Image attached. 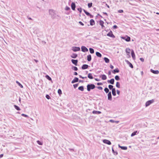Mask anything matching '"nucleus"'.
Listing matches in <instances>:
<instances>
[{"label": "nucleus", "mask_w": 159, "mask_h": 159, "mask_svg": "<svg viewBox=\"0 0 159 159\" xmlns=\"http://www.w3.org/2000/svg\"><path fill=\"white\" fill-rule=\"evenodd\" d=\"M72 68L75 71H77L78 70V68L76 66H73Z\"/></svg>", "instance_id": "4c0bfd02"}, {"label": "nucleus", "mask_w": 159, "mask_h": 159, "mask_svg": "<svg viewBox=\"0 0 159 159\" xmlns=\"http://www.w3.org/2000/svg\"><path fill=\"white\" fill-rule=\"evenodd\" d=\"M110 67L111 69H113L114 68V66L112 65H110Z\"/></svg>", "instance_id": "680f3d73"}, {"label": "nucleus", "mask_w": 159, "mask_h": 159, "mask_svg": "<svg viewBox=\"0 0 159 159\" xmlns=\"http://www.w3.org/2000/svg\"><path fill=\"white\" fill-rule=\"evenodd\" d=\"M131 54L133 59L134 60L135 59V56L134 52L133 50H132V51H131Z\"/></svg>", "instance_id": "dca6fc26"}, {"label": "nucleus", "mask_w": 159, "mask_h": 159, "mask_svg": "<svg viewBox=\"0 0 159 159\" xmlns=\"http://www.w3.org/2000/svg\"><path fill=\"white\" fill-rule=\"evenodd\" d=\"M108 96V100L111 101L112 100V95L111 94V92H109L107 94Z\"/></svg>", "instance_id": "0eeeda50"}, {"label": "nucleus", "mask_w": 159, "mask_h": 159, "mask_svg": "<svg viewBox=\"0 0 159 159\" xmlns=\"http://www.w3.org/2000/svg\"><path fill=\"white\" fill-rule=\"evenodd\" d=\"M16 83L18 84V85L21 88H23L22 85L18 81H16Z\"/></svg>", "instance_id": "58836bf2"}, {"label": "nucleus", "mask_w": 159, "mask_h": 159, "mask_svg": "<svg viewBox=\"0 0 159 159\" xmlns=\"http://www.w3.org/2000/svg\"><path fill=\"white\" fill-rule=\"evenodd\" d=\"M79 84H76L73 85L75 89L78 86Z\"/></svg>", "instance_id": "37998d69"}, {"label": "nucleus", "mask_w": 159, "mask_h": 159, "mask_svg": "<svg viewBox=\"0 0 159 159\" xmlns=\"http://www.w3.org/2000/svg\"><path fill=\"white\" fill-rule=\"evenodd\" d=\"M97 88L98 89H99V90H102V88L101 86H98L97 87Z\"/></svg>", "instance_id": "8fccbe9b"}, {"label": "nucleus", "mask_w": 159, "mask_h": 159, "mask_svg": "<svg viewBox=\"0 0 159 159\" xmlns=\"http://www.w3.org/2000/svg\"><path fill=\"white\" fill-rule=\"evenodd\" d=\"M119 72V70L118 68H116L112 71V73L114 74H115L116 73H118Z\"/></svg>", "instance_id": "a211bd4d"}, {"label": "nucleus", "mask_w": 159, "mask_h": 159, "mask_svg": "<svg viewBox=\"0 0 159 159\" xmlns=\"http://www.w3.org/2000/svg\"><path fill=\"white\" fill-rule=\"evenodd\" d=\"M139 133V132H138L137 131H135L131 134V137H133L134 136L136 135L137 134H138Z\"/></svg>", "instance_id": "aec40b11"}, {"label": "nucleus", "mask_w": 159, "mask_h": 159, "mask_svg": "<svg viewBox=\"0 0 159 159\" xmlns=\"http://www.w3.org/2000/svg\"><path fill=\"white\" fill-rule=\"evenodd\" d=\"M97 84L98 85H102L103 84H102V83H97Z\"/></svg>", "instance_id": "6e6d98bb"}, {"label": "nucleus", "mask_w": 159, "mask_h": 159, "mask_svg": "<svg viewBox=\"0 0 159 159\" xmlns=\"http://www.w3.org/2000/svg\"><path fill=\"white\" fill-rule=\"evenodd\" d=\"M37 143L39 144V145H43V143L42 142H40V141L39 140H38L37 141Z\"/></svg>", "instance_id": "ea45409f"}, {"label": "nucleus", "mask_w": 159, "mask_h": 159, "mask_svg": "<svg viewBox=\"0 0 159 159\" xmlns=\"http://www.w3.org/2000/svg\"><path fill=\"white\" fill-rule=\"evenodd\" d=\"M96 55L98 57H102L101 54L100 52H96Z\"/></svg>", "instance_id": "bb28decb"}, {"label": "nucleus", "mask_w": 159, "mask_h": 159, "mask_svg": "<svg viewBox=\"0 0 159 159\" xmlns=\"http://www.w3.org/2000/svg\"><path fill=\"white\" fill-rule=\"evenodd\" d=\"M116 86L118 88H120V83L118 82H117L116 83Z\"/></svg>", "instance_id": "c9c22d12"}, {"label": "nucleus", "mask_w": 159, "mask_h": 159, "mask_svg": "<svg viewBox=\"0 0 159 159\" xmlns=\"http://www.w3.org/2000/svg\"><path fill=\"white\" fill-rule=\"evenodd\" d=\"M75 3L72 2L71 4V9L73 10H75Z\"/></svg>", "instance_id": "f8f14e48"}, {"label": "nucleus", "mask_w": 159, "mask_h": 159, "mask_svg": "<svg viewBox=\"0 0 159 159\" xmlns=\"http://www.w3.org/2000/svg\"><path fill=\"white\" fill-rule=\"evenodd\" d=\"M79 77L80 78H82L83 79H84V78H87V77H82L81 75H79Z\"/></svg>", "instance_id": "3c124183"}, {"label": "nucleus", "mask_w": 159, "mask_h": 159, "mask_svg": "<svg viewBox=\"0 0 159 159\" xmlns=\"http://www.w3.org/2000/svg\"><path fill=\"white\" fill-rule=\"evenodd\" d=\"M81 49L82 51L84 52H87L88 51V48L84 46H82Z\"/></svg>", "instance_id": "423d86ee"}, {"label": "nucleus", "mask_w": 159, "mask_h": 159, "mask_svg": "<svg viewBox=\"0 0 159 159\" xmlns=\"http://www.w3.org/2000/svg\"><path fill=\"white\" fill-rule=\"evenodd\" d=\"M69 150L70 151H74V149H73L69 148Z\"/></svg>", "instance_id": "0e129e2a"}, {"label": "nucleus", "mask_w": 159, "mask_h": 159, "mask_svg": "<svg viewBox=\"0 0 159 159\" xmlns=\"http://www.w3.org/2000/svg\"><path fill=\"white\" fill-rule=\"evenodd\" d=\"M90 24L91 25H93L95 24V21L93 19H91L90 21Z\"/></svg>", "instance_id": "412c9836"}, {"label": "nucleus", "mask_w": 159, "mask_h": 159, "mask_svg": "<svg viewBox=\"0 0 159 159\" xmlns=\"http://www.w3.org/2000/svg\"><path fill=\"white\" fill-rule=\"evenodd\" d=\"M116 92L117 94L119 95L120 93V91L119 90H116Z\"/></svg>", "instance_id": "052dcab7"}, {"label": "nucleus", "mask_w": 159, "mask_h": 159, "mask_svg": "<svg viewBox=\"0 0 159 159\" xmlns=\"http://www.w3.org/2000/svg\"><path fill=\"white\" fill-rule=\"evenodd\" d=\"M74 75H78L77 73L76 72H74Z\"/></svg>", "instance_id": "e2e57ef3"}, {"label": "nucleus", "mask_w": 159, "mask_h": 159, "mask_svg": "<svg viewBox=\"0 0 159 159\" xmlns=\"http://www.w3.org/2000/svg\"><path fill=\"white\" fill-rule=\"evenodd\" d=\"M92 59L91 55H89L87 56V60L88 61H91Z\"/></svg>", "instance_id": "5701e85b"}, {"label": "nucleus", "mask_w": 159, "mask_h": 159, "mask_svg": "<svg viewBox=\"0 0 159 159\" xmlns=\"http://www.w3.org/2000/svg\"><path fill=\"white\" fill-rule=\"evenodd\" d=\"M114 79L113 78L111 79L110 80H108L107 82L108 83L113 84L114 83Z\"/></svg>", "instance_id": "ddd939ff"}, {"label": "nucleus", "mask_w": 159, "mask_h": 159, "mask_svg": "<svg viewBox=\"0 0 159 159\" xmlns=\"http://www.w3.org/2000/svg\"><path fill=\"white\" fill-rule=\"evenodd\" d=\"M104 90L105 91V92L106 93H108L109 92V90L107 88H105L104 89Z\"/></svg>", "instance_id": "473e14b6"}, {"label": "nucleus", "mask_w": 159, "mask_h": 159, "mask_svg": "<svg viewBox=\"0 0 159 159\" xmlns=\"http://www.w3.org/2000/svg\"><path fill=\"white\" fill-rule=\"evenodd\" d=\"M126 62L129 65V67H130L131 68H133V66L131 63L128 60H126Z\"/></svg>", "instance_id": "2eb2a0df"}, {"label": "nucleus", "mask_w": 159, "mask_h": 159, "mask_svg": "<svg viewBox=\"0 0 159 159\" xmlns=\"http://www.w3.org/2000/svg\"><path fill=\"white\" fill-rule=\"evenodd\" d=\"M112 92H116V89L115 88H113L112 89Z\"/></svg>", "instance_id": "13d9d810"}, {"label": "nucleus", "mask_w": 159, "mask_h": 159, "mask_svg": "<svg viewBox=\"0 0 159 159\" xmlns=\"http://www.w3.org/2000/svg\"><path fill=\"white\" fill-rule=\"evenodd\" d=\"M113 86L110 84L108 85V88L110 90H111L113 88Z\"/></svg>", "instance_id": "a19ab883"}, {"label": "nucleus", "mask_w": 159, "mask_h": 159, "mask_svg": "<svg viewBox=\"0 0 159 159\" xmlns=\"http://www.w3.org/2000/svg\"><path fill=\"white\" fill-rule=\"evenodd\" d=\"M79 23L82 26H83L84 25V24H83V22H82L81 21H79Z\"/></svg>", "instance_id": "864d4df0"}, {"label": "nucleus", "mask_w": 159, "mask_h": 159, "mask_svg": "<svg viewBox=\"0 0 159 159\" xmlns=\"http://www.w3.org/2000/svg\"><path fill=\"white\" fill-rule=\"evenodd\" d=\"M72 50L74 52H77L80 50V48L79 47H72Z\"/></svg>", "instance_id": "20e7f679"}, {"label": "nucleus", "mask_w": 159, "mask_h": 159, "mask_svg": "<svg viewBox=\"0 0 159 159\" xmlns=\"http://www.w3.org/2000/svg\"><path fill=\"white\" fill-rule=\"evenodd\" d=\"M95 80L98 81H100V80L97 78H95Z\"/></svg>", "instance_id": "69168bd1"}, {"label": "nucleus", "mask_w": 159, "mask_h": 159, "mask_svg": "<svg viewBox=\"0 0 159 159\" xmlns=\"http://www.w3.org/2000/svg\"><path fill=\"white\" fill-rule=\"evenodd\" d=\"M101 78L102 80H105L107 79V76L105 75H101Z\"/></svg>", "instance_id": "a878e982"}, {"label": "nucleus", "mask_w": 159, "mask_h": 159, "mask_svg": "<svg viewBox=\"0 0 159 159\" xmlns=\"http://www.w3.org/2000/svg\"><path fill=\"white\" fill-rule=\"evenodd\" d=\"M107 35L108 36L111 37L113 38H115V36L113 34L111 31H110L107 34Z\"/></svg>", "instance_id": "39448f33"}, {"label": "nucleus", "mask_w": 159, "mask_h": 159, "mask_svg": "<svg viewBox=\"0 0 159 159\" xmlns=\"http://www.w3.org/2000/svg\"><path fill=\"white\" fill-rule=\"evenodd\" d=\"M112 93L113 96H115L116 95V92H112Z\"/></svg>", "instance_id": "4d7b16f0"}, {"label": "nucleus", "mask_w": 159, "mask_h": 159, "mask_svg": "<svg viewBox=\"0 0 159 159\" xmlns=\"http://www.w3.org/2000/svg\"><path fill=\"white\" fill-rule=\"evenodd\" d=\"M89 66L87 64H84L81 67L82 69L83 70H85L88 68Z\"/></svg>", "instance_id": "4468645a"}, {"label": "nucleus", "mask_w": 159, "mask_h": 159, "mask_svg": "<svg viewBox=\"0 0 159 159\" xmlns=\"http://www.w3.org/2000/svg\"><path fill=\"white\" fill-rule=\"evenodd\" d=\"M104 60L106 63H108L109 62V60L107 58L105 57L104 58Z\"/></svg>", "instance_id": "cd10ccee"}, {"label": "nucleus", "mask_w": 159, "mask_h": 159, "mask_svg": "<svg viewBox=\"0 0 159 159\" xmlns=\"http://www.w3.org/2000/svg\"><path fill=\"white\" fill-rule=\"evenodd\" d=\"M125 51L127 53H130V49L129 48H126Z\"/></svg>", "instance_id": "e433bc0d"}, {"label": "nucleus", "mask_w": 159, "mask_h": 159, "mask_svg": "<svg viewBox=\"0 0 159 159\" xmlns=\"http://www.w3.org/2000/svg\"><path fill=\"white\" fill-rule=\"evenodd\" d=\"M89 8H90L92 6V2L89 3L88 4Z\"/></svg>", "instance_id": "79ce46f5"}, {"label": "nucleus", "mask_w": 159, "mask_h": 159, "mask_svg": "<svg viewBox=\"0 0 159 159\" xmlns=\"http://www.w3.org/2000/svg\"><path fill=\"white\" fill-rule=\"evenodd\" d=\"M111 72L110 71H109L108 72V75H111Z\"/></svg>", "instance_id": "338daca9"}, {"label": "nucleus", "mask_w": 159, "mask_h": 159, "mask_svg": "<svg viewBox=\"0 0 159 159\" xmlns=\"http://www.w3.org/2000/svg\"><path fill=\"white\" fill-rule=\"evenodd\" d=\"M140 61H142V62H143L144 61V59L143 58H140Z\"/></svg>", "instance_id": "bf43d9fd"}, {"label": "nucleus", "mask_w": 159, "mask_h": 159, "mask_svg": "<svg viewBox=\"0 0 159 159\" xmlns=\"http://www.w3.org/2000/svg\"><path fill=\"white\" fill-rule=\"evenodd\" d=\"M21 115H22V116H24V117H28V116H27V115H25V114H21Z\"/></svg>", "instance_id": "5fc2aeb1"}, {"label": "nucleus", "mask_w": 159, "mask_h": 159, "mask_svg": "<svg viewBox=\"0 0 159 159\" xmlns=\"http://www.w3.org/2000/svg\"><path fill=\"white\" fill-rule=\"evenodd\" d=\"M77 57V54L75 53H73L71 56V57L73 58H75Z\"/></svg>", "instance_id": "b1692460"}, {"label": "nucleus", "mask_w": 159, "mask_h": 159, "mask_svg": "<svg viewBox=\"0 0 159 159\" xmlns=\"http://www.w3.org/2000/svg\"><path fill=\"white\" fill-rule=\"evenodd\" d=\"M71 61L72 63L74 65L76 66H77V63L78 62L77 60L72 59Z\"/></svg>", "instance_id": "9d476101"}, {"label": "nucleus", "mask_w": 159, "mask_h": 159, "mask_svg": "<svg viewBox=\"0 0 159 159\" xmlns=\"http://www.w3.org/2000/svg\"><path fill=\"white\" fill-rule=\"evenodd\" d=\"M78 81L79 79L77 77H75L71 81V83L74 84L75 83L78 82Z\"/></svg>", "instance_id": "9b49d317"}, {"label": "nucleus", "mask_w": 159, "mask_h": 159, "mask_svg": "<svg viewBox=\"0 0 159 159\" xmlns=\"http://www.w3.org/2000/svg\"><path fill=\"white\" fill-rule=\"evenodd\" d=\"M45 77L46 79L48 80L49 81H52L51 78L48 75H46L45 76Z\"/></svg>", "instance_id": "2f4dec72"}, {"label": "nucleus", "mask_w": 159, "mask_h": 159, "mask_svg": "<svg viewBox=\"0 0 159 159\" xmlns=\"http://www.w3.org/2000/svg\"><path fill=\"white\" fill-rule=\"evenodd\" d=\"M118 12L120 13H122L123 12V11L122 10H119L118 11Z\"/></svg>", "instance_id": "09e8293b"}, {"label": "nucleus", "mask_w": 159, "mask_h": 159, "mask_svg": "<svg viewBox=\"0 0 159 159\" xmlns=\"http://www.w3.org/2000/svg\"><path fill=\"white\" fill-rule=\"evenodd\" d=\"M122 39H123L125 40L127 42H129L130 40V38L127 36H126L122 37Z\"/></svg>", "instance_id": "7ed1b4c3"}, {"label": "nucleus", "mask_w": 159, "mask_h": 159, "mask_svg": "<svg viewBox=\"0 0 159 159\" xmlns=\"http://www.w3.org/2000/svg\"><path fill=\"white\" fill-rule=\"evenodd\" d=\"M118 146L119 148H121L122 150H126L127 149V148L126 146H121L120 144H118Z\"/></svg>", "instance_id": "f3484780"}, {"label": "nucleus", "mask_w": 159, "mask_h": 159, "mask_svg": "<svg viewBox=\"0 0 159 159\" xmlns=\"http://www.w3.org/2000/svg\"><path fill=\"white\" fill-rule=\"evenodd\" d=\"M85 14L88 16H89V15H90V14L89 12L87 11L85 12Z\"/></svg>", "instance_id": "603ef678"}, {"label": "nucleus", "mask_w": 159, "mask_h": 159, "mask_svg": "<svg viewBox=\"0 0 159 159\" xmlns=\"http://www.w3.org/2000/svg\"><path fill=\"white\" fill-rule=\"evenodd\" d=\"M154 101V100L153 99L147 101L145 103L146 107H147L149 106L150 104L152 103Z\"/></svg>", "instance_id": "f03ea898"}, {"label": "nucleus", "mask_w": 159, "mask_h": 159, "mask_svg": "<svg viewBox=\"0 0 159 159\" xmlns=\"http://www.w3.org/2000/svg\"><path fill=\"white\" fill-rule=\"evenodd\" d=\"M88 77L90 79H93L92 75L91 73H89L88 74Z\"/></svg>", "instance_id": "393cba45"}, {"label": "nucleus", "mask_w": 159, "mask_h": 159, "mask_svg": "<svg viewBox=\"0 0 159 159\" xmlns=\"http://www.w3.org/2000/svg\"><path fill=\"white\" fill-rule=\"evenodd\" d=\"M46 98L48 99H49L50 98V96L48 94H47L46 95Z\"/></svg>", "instance_id": "c03bdc74"}, {"label": "nucleus", "mask_w": 159, "mask_h": 159, "mask_svg": "<svg viewBox=\"0 0 159 159\" xmlns=\"http://www.w3.org/2000/svg\"><path fill=\"white\" fill-rule=\"evenodd\" d=\"M109 121L110 122H112V123L114 122V120H110Z\"/></svg>", "instance_id": "774afa93"}, {"label": "nucleus", "mask_w": 159, "mask_h": 159, "mask_svg": "<svg viewBox=\"0 0 159 159\" xmlns=\"http://www.w3.org/2000/svg\"><path fill=\"white\" fill-rule=\"evenodd\" d=\"M78 89L81 91H83L84 90V86H80L78 88Z\"/></svg>", "instance_id": "c85d7f7f"}, {"label": "nucleus", "mask_w": 159, "mask_h": 159, "mask_svg": "<svg viewBox=\"0 0 159 159\" xmlns=\"http://www.w3.org/2000/svg\"><path fill=\"white\" fill-rule=\"evenodd\" d=\"M89 50L91 53L93 54L94 53V50L93 48H89Z\"/></svg>", "instance_id": "7c9ffc66"}, {"label": "nucleus", "mask_w": 159, "mask_h": 159, "mask_svg": "<svg viewBox=\"0 0 159 159\" xmlns=\"http://www.w3.org/2000/svg\"><path fill=\"white\" fill-rule=\"evenodd\" d=\"M115 78L117 81L119 80L120 79V77L118 75H116L115 77Z\"/></svg>", "instance_id": "72a5a7b5"}, {"label": "nucleus", "mask_w": 159, "mask_h": 159, "mask_svg": "<svg viewBox=\"0 0 159 159\" xmlns=\"http://www.w3.org/2000/svg\"><path fill=\"white\" fill-rule=\"evenodd\" d=\"M14 108L17 110L20 111V108L17 106L16 105H14Z\"/></svg>", "instance_id": "c756f323"}, {"label": "nucleus", "mask_w": 159, "mask_h": 159, "mask_svg": "<svg viewBox=\"0 0 159 159\" xmlns=\"http://www.w3.org/2000/svg\"><path fill=\"white\" fill-rule=\"evenodd\" d=\"M103 142L105 144H107L108 145H111V142L109 140L107 139H104L103 140Z\"/></svg>", "instance_id": "6e6552de"}, {"label": "nucleus", "mask_w": 159, "mask_h": 159, "mask_svg": "<svg viewBox=\"0 0 159 159\" xmlns=\"http://www.w3.org/2000/svg\"><path fill=\"white\" fill-rule=\"evenodd\" d=\"M70 8L69 7H68L66 6V8H65V10H66V11H69V10H70Z\"/></svg>", "instance_id": "a18cd8bd"}, {"label": "nucleus", "mask_w": 159, "mask_h": 159, "mask_svg": "<svg viewBox=\"0 0 159 159\" xmlns=\"http://www.w3.org/2000/svg\"><path fill=\"white\" fill-rule=\"evenodd\" d=\"M77 10L81 13L82 12V8H77Z\"/></svg>", "instance_id": "49530a36"}, {"label": "nucleus", "mask_w": 159, "mask_h": 159, "mask_svg": "<svg viewBox=\"0 0 159 159\" xmlns=\"http://www.w3.org/2000/svg\"><path fill=\"white\" fill-rule=\"evenodd\" d=\"M57 92L60 96L62 94V91L60 89H58L57 91Z\"/></svg>", "instance_id": "f704fd0d"}, {"label": "nucleus", "mask_w": 159, "mask_h": 159, "mask_svg": "<svg viewBox=\"0 0 159 159\" xmlns=\"http://www.w3.org/2000/svg\"><path fill=\"white\" fill-rule=\"evenodd\" d=\"M104 23V22H103V21L102 20H100L99 21V24L100 25H101V26L102 27V29H103V28L104 27V25H103Z\"/></svg>", "instance_id": "6ab92c4d"}, {"label": "nucleus", "mask_w": 159, "mask_h": 159, "mask_svg": "<svg viewBox=\"0 0 159 159\" xmlns=\"http://www.w3.org/2000/svg\"><path fill=\"white\" fill-rule=\"evenodd\" d=\"M150 71L155 74H158L159 73V71L158 70H154L152 69L150 70Z\"/></svg>", "instance_id": "1a4fd4ad"}, {"label": "nucleus", "mask_w": 159, "mask_h": 159, "mask_svg": "<svg viewBox=\"0 0 159 159\" xmlns=\"http://www.w3.org/2000/svg\"><path fill=\"white\" fill-rule=\"evenodd\" d=\"M88 91H90L91 89H93L95 88V85L93 84H88L87 86Z\"/></svg>", "instance_id": "f257e3e1"}, {"label": "nucleus", "mask_w": 159, "mask_h": 159, "mask_svg": "<svg viewBox=\"0 0 159 159\" xmlns=\"http://www.w3.org/2000/svg\"><path fill=\"white\" fill-rule=\"evenodd\" d=\"M92 113L93 114H100L101 112L100 111H93Z\"/></svg>", "instance_id": "4be33fe9"}, {"label": "nucleus", "mask_w": 159, "mask_h": 159, "mask_svg": "<svg viewBox=\"0 0 159 159\" xmlns=\"http://www.w3.org/2000/svg\"><path fill=\"white\" fill-rule=\"evenodd\" d=\"M117 28H118V27L116 25H114L113 27V29H117Z\"/></svg>", "instance_id": "de8ad7c7"}]
</instances>
